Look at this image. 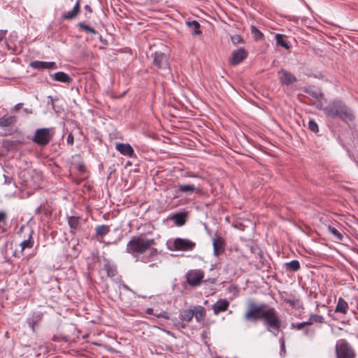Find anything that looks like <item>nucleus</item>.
<instances>
[{
	"label": "nucleus",
	"mask_w": 358,
	"mask_h": 358,
	"mask_svg": "<svg viewBox=\"0 0 358 358\" xmlns=\"http://www.w3.org/2000/svg\"><path fill=\"white\" fill-rule=\"evenodd\" d=\"M17 118L15 116L4 115L0 117V127H7L14 124L16 122Z\"/></svg>",
	"instance_id": "obj_20"
},
{
	"label": "nucleus",
	"mask_w": 358,
	"mask_h": 358,
	"mask_svg": "<svg viewBox=\"0 0 358 358\" xmlns=\"http://www.w3.org/2000/svg\"><path fill=\"white\" fill-rule=\"evenodd\" d=\"M27 175H29V173L27 171H23L20 173V176H26Z\"/></svg>",
	"instance_id": "obj_53"
},
{
	"label": "nucleus",
	"mask_w": 358,
	"mask_h": 358,
	"mask_svg": "<svg viewBox=\"0 0 358 358\" xmlns=\"http://www.w3.org/2000/svg\"><path fill=\"white\" fill-rule=\"evenodd\" d=\"M310 320L313 322V323L315 324H324L325 322L324 318L322 315H317V314H310Z\"/></svg>",
	"instance_id": "obj_35"
},
{
	"label": "nucleus",
	"mask_w": 358,
	"mask_h": 358,
	"mask_svg": "<svg viewBox=\"0 0 358 358\" xmlns=\"http://www.w3.org/2000/svg\"><path fill=\"white\" fill-rule=\"evenodd\" d=\"M22 106H23V103H17L14 106L13 109L15 110H19V109H20L22 107Z\"/></svg>",
	"instance_id": "obj_51"
},
{
	"label": "nucleus",
	"mask_w": 358,
	"mask_h": 358,
	"mask_svg": "<svg viewBox=\"0 0 358 358\" xmlns=\"http://www.w3.org/2000/svg\"><path fill=\"white\" fill-rule=\"evenodd\" d=\"M7 34V30L0 29V42L2 41Z\"/></svg>",
	"instance_id": "obj_45"
},
{
	"label": "nucleus",
	"mask_w": 358,
	"mask_h": 358,
	"mask_svg": "<svg viewBox=\"0 0 358 358\" xmlns=\"http://www.w3.org/2000/svg\"><path fill=\"white\" fill-rule=\"evenodd\" d=\"M24 112L26 114H32L33 110L31 108H24Z\"/></svg>",
	"instance_id": "obj_52"
},
{
	"label": "nucleus",
	"mask_w": 358,
	"mask_h": 358,
	"mask_svg": "<svg viewBox=\"0 0 358 358\" xmlns=\"http://www.w3.org/2000/svg\"><path fill=\"white\" fill-rule=\"evenodd\" d=\"M357 165H358V162H357Z\"/></svg>",
	"instance_id": "obj_62"
},
{
	"label": "nucleus",
	"mask_w": 358,
	"mask_h": 358,
	"mask_svg": "<svg viewBox=\"0 0 358 358\" xmlns=\"http://www.w3.org/2000/svg\"><path fill=\"white\" fill-rule=\"evenodd\" d=\"M154 265H155V264H151L149 265V266L150 267H152V266H154Z\"/></svg>",
	"instance_id": "obj_59"
},
{
	"label": "nucleus",
	"mask_w": 358,
	"mask_h": 358,
	"mask_svg": "<svg viewBox=\"0 0 358 358\" xmlns=\"http://www.w3.org/2000/svg\"><path fill=\"white\" fill-rule=\"evenodd\" d=\"M122 286L125 290L134 293V292L126 284H122Z\"/></svg>",
	"instance_id": "obj_49"
},
{
	"label": "nucleus",
	"mask_w": 358,
	"mask_h": 358,
	"mask_svg": "<svg viewBox=\"0 0 358 358\" xmlns=\"http://www.w3.org/2000/svg\"><path fill=\"white\" fill-rule=\"evenodd\" d=\"M196 246V243L187 238H176L173 241V247L178 251H191Z\"/></svg>",
	"instance_id": "obj_7"
},
{
	"label": "nucleus",
	"mask_w": 358,
	"mask_h": 358,
	"mask_svg": "<svg viewBox=\"0 0 358 358\" xmlns=\"http://www.w3.org/2000/svg\"><path fill=\"white\" fill-rule=\"evenodd\" d=\"M310 294L313 296L314 299H316L317 296V294L316 292H311Z\"/></svg>",
	"instance_id": "obj_55"
},
{
	"label": "nucleus",
	"mask_w": 358,
	"mask_h": 358,
	"mask_svg": "<svg viewBox=\"0 0 358 358\" xmlns=\"http://www.w3.org/2000/svg\"><path fill=\"white\" fill-rule=\"evenodd\" d=\"M84 10L85 11V16L87 17H90V15H91V13H92V8L90 7V6L89 5H85L84 6Z\"/></svg>",
	"instance_id": "obj_41"
},
{
	"label": "nucleus",
	"mask_w": 358,
	"mask_h": 358,
	"mask_svg": "<svg viewBox=\"0 0 358 358\" xmlns=\"http://www.w3.org/2000/svg\"><path fill=\"white\" fill-rule=\"evenodd\" d=\"M52 136V128H39L35 131L31 141L38 146L44 148L50 142Z\"/></svg>",
	"instance_id": "obj_4"
},
{
	"label": "nucleus",
	"mask_w": 358,
	"mask_h": 358,
	"mask_svg": "<svg viewBox=\"0 0 358 358\" xmlns=\"http://www.w3.org/2000/svg\"><path fill=\"white\" fill-rule=\"evenodd\" d=\"M280 355L284 356L285 353V340L283 338H281L280 339Z\"/></svg>",
	"instance_id": "obj_38"
},
{
	"label": "nucleus",
	"mask_w": 358,
	"mask_h": 358,
	"mask_svg": "<svg viewBox=\"0 0 358 358\" xmlns=\"http://www.w3.org/2000/svg\"><path fill=\"white\" fill-rule=\"evenodd\" d=\"M153 64L160 70L166 73L170 72V65L168 56L162 52H155L153 55Z\"/></svg>",
	"instance_id": "obj_6"
},
{
	"label": "nucleus",
	"mask_w": 358,
	"mask_h": 358,
	"mask_svg": "<svg viewBox=\"0 0 358 358\" xmlns=\"http://www.w3.org/2000/svg\"><path fill=\"white\" fill-rule=\"evenodd\" d=\"M303 324H305V326H310V325H312L313 324H314L312 320H310V315L309 316L308 320L303 322Z\"/></svg>",
	"instance_id": "obj_48"
},
{
	"label": "nucleus",
	"mask_w": 358,
	"mask_h": 358,
	"mask_svg": "<svg viewBox=\"0 0 358 358\" xmlns=\"http://www.w3.org/2000/svg\"><path fill=\"white\" fill-rule=\"evenodd\" d=\"M77 169L81 173L85 171V166L84 164L82 162H80L77 164Z\"/></svg>",
	"instance_id": "obj_43"
},
{
	"label": "nucleus",
	"mask_w": 358,
	"mask_h": 358,
	"mask_svg": "<svg viewBox=\"0 0 358 358\" xmlns=\"http://www.w3.org/2000/svg\"><path fill=\"white\" fill-rule=\"evenodd\" d=\"M314 334H315V331L314 330H310V329L308 328H306L305 330H304V334L306 336H314Z\"/></svg>",
	"instance_id": "obj_44"
},
{
	"label": "nucleus",
	"mask_w": 358,
	"mask_h": 358,
	"mask_svg": "<svg viewBox=\"0 0 358 358\" xmlns=\"http://www.w3.org/2000/svg\"><path fill=\"white\" fill-rule=\"evenodd\" d=\"M251 34L255 40H260L264 37V34L255 27L251 26Z\"/></svg>",
	"instance_id": "obj_34"
},
{
	"label": "nucleus",
	"mask_w": 358,
	"mask_h": 358,
	"mask_svg": "<svg viewBox=\"0 0 358 358\" xmlns=\"http://www.w3.org/2000/svg\"><path fill=\"white\" fill-rule=\"evenodd\" d=\"M328 230L334 236V238L341 241L343 238V234L334 227L329 225L328 226Z\"/></svg>",
	"instance_id": "obj_33"
},
{
	"label": "nucleus",
	"mask_w": 358,
	"mask_h": 358,
	"mask_svg": "<svg viewBox=\"0 0 358 358\" xmlns=\"http://www.w3.org/2000/svg\"><path fill=\"white\" fill-rule=\"evenodd\" d=\"M155 316L158 318L169 319V315L166 311H162L159 313L155 314Z\"/></svg>",
	"instance_id": "obj_40"
},
{
	"label": "nucleus",
	"mask_w": 358,
	"mask_h": 358,
	"mask_svg": "<svg viewBox=\"0 0 358 358\" xmlns=\"http://www.w3.org/2000/svg\"><path fill=\"white\" fill-rule=\"evenodd\" d=\"M231 41L234 45L243 43V39L240 35H234L231 37Z\"/></svg>",
	"instance_id": "obj_37"
},
{
	"label": "nucleus",
	"mask_w": 358,
	"mask_h": 358,
	"mask_svg": "<svg viewBox=\"0 0 358 358\" xmlns=\"http://www.w3.org/2000/svg\"><path fill=\"white\" fill-rule=\"evenodd\" d=\"M229 306V302L226 299H221L217 301L213 306L212 309L215 315L226 311Z\"/></svg>",
	"instance_id": "obj_13"
},
{
	"label": "nucleus",
	"mask_w": 358,
	"mask_h": 358,
	"mask_svg": "<svg viewBox=\"0 0 358 358\" xmlns=\"http://www.w3.org/2000/svg\"><path fill=\"white\" fill-rule=\"evenodd\" d=\"M300 263L294 259L284 264V268L287 272H296L300 269Z\"/></svg>",
	"instance_id": "obj_19"
},
{
	"label": "nucleus",
	"mask_w": 358,
	"mask_h": 358,
	"mask_svg": "<svg viewBox=\"0 0 358 358\" xmlns=\"http://www.w3.org/2000/svg\"><path fill=\"white\" fill-rule=\"evenodd\" d=\"M27 182H27V180H25L22 181V182H21V184H22V185L27 186Z\"/></svg>",
	"instance_id": "obj_56"
},
{
	"label": "nucleus",
	"mask_w": 358,
	"mask_h": 358,
	"mask_svg": "<svg viewBox=\"0 0 358 358\" xmlns=\"http://www.w3.org/2000/svg\"><path fill=\"white\" fill-rule=\"evenodd\" d=\"M3 177H4V183L6 184V185H10L11 183H14L13 182V180L11 177L10 176H8L6 175H3Z\"/></svg>",
	"instance_id": "obj_42"
},
{
	"label": "nucleus",
	"mask_w": 358,
	"mask_h": 358,
	"mask_svg": "<svg viewBox=\"0 0 358 358\" xmlns=\"http://www.w3.org/2000/svg\"><path fill=\"white\" fill-rule=\"evenodd\" d=\"M349 310L348 302L342 297H339L336 301L334 313L341 315H346Z\"/></svg>",
	"instance_id": "obj_14"
},
{
	"label": "nucleus",
	"mask_w": 358,
	"mask_h": 358,
	"mask_svg": "<svg viewBox=\"0 0 358 358\" xmlns=\"http://www.w3.org/2000/svg\"><path fill=\"white\" fill-rule=\"evenodd\" d=\"M34 241L31 234H29L27 239L24 240L20 243L21 251L23 252L25 249H30L34 246Z\"/></svg>",
	"instance_id": "obj_31"
},
{
	"label": "nucleus",
	"mask_w": 358,
	"mask_h": 358,
	"mask_svg": "<svg viewBox=\"0 0 358 358\" xmlns=\"http://www.w3.org/2000/svg\"><path fill=\"white\" fill-rule=\"evenodd\" d=\"M248 52L243 48H240L232 52L231 56L229 59L230 64L236 66L241 63L248 57Z\"/></svg>",
	"instance_id": "obj_9"
},
{
	"label": "nucleus",
	"mask_w": 358,
	"mask_h": 358,
	"mask_svg": "<svg viewBox=\"0 0 358 358\" xmlns=\"http://www.w3.org/2000/svg\"><path fill=\"white\" fill-rule=\"evenodd\" d=\"M203 278V272L200 270H192L187 273V282L192 287L200 285Z\"/></svg>",
	"instance_id": "obj_8"
},
{
	"label": "nucleus",
	"mask_w": 358,
	"mask_h": 358,
	"mask_svg": "<svg viewBox=\"0 0 358 358\" xmlns=\"http://www.w3.org/2000/svg\"><path fill=\"white\" fill-rule=\"evenodd\" d=\"M115 149L127 157H132L135 155L134 149L129 143H117Z\"/></svg>",
	"instance_id": "obj_15"
},
{
	"label": "nucleus",
	"mask_w": 358,
	"mask_h": 358,
	"mask_svg": "<svg viewBox=\"0 0 358 358\" xmlns=\"http://www.w3.org/2000/svg\"><path fill=\"white\" fill-rule=\"evenodd\" d=\"M331 312H332L331 310H328V315L330 316V317H332Z\"/></svg>",
	"instance_id": "obj_57"
},
{
	"label": "nucleus",
	"mask_w": 358,
	"mask_h": 358,
	"mask_svg": "<svg viewBox=\"0 0 358 358\" xmlns=\"http://www.w3.org/2000/svg\"><path fill=\"white\" fill-rule=\"evenodd\" d=\"M357 309H358V303H357Z\"/></svg>",
	"instance_id": "obj_61"
},
{
	"label": "nucleus",
	"mask_w": 358,
	"mask_h": 358,
	"mask_svg": "<svg viewBox=\"0 0 358 358\" xmlns=\"http://www.w3.org/2000/svg\"><path fill=\"white\" fill-rule=\"evenodd\" d=\"M201 189L199 187L190 184H179L177 186L178 193L192 194L193 192H201Z\"/></svg>",
	"instance_id": "obj_16"
},
{
	"label": "nucleus",
	"mask_w": 358,
	"mask_h": 358,
	"mask_svg": "<svg viewBox=\"0 0 358 358\" xmlns=\"http://www.w3.org/2000/svg\"><path fill=\"white\" fill-rule=\"evenodd\" d=\"M68 224L71 229V233L75 234L79 227V217L76 216L68 217Z\"/></svg>",
	"instance_id": "obj_22"
},
{
	"label": "nucleus",
	"mask_w": 358,
	"mask_h": 358,
	"mask_svg": "<svg viewBox=\"0 0 358 358\" xmlns=\"http://www.w3.org/2000/svg\"><path fill=\"white\" fill-rule=\"evenodd\" d=\"M336 358H355L356 354L345 340H340L336 345Z\"/></svg>",
	"instance_id": "obj_5"
},
{
	"label": "nucleus",
	"mask_w": 358,
	"mask_h": 358,
	"mask_svg": "<svg viewBox=\"0 0 358 358\" xmlns=\"http://www.w3.org/2000/svg\"><path fill=\"white\" fill-rule=\"evenodd\" d=\"M278 75L280 76V81L282 85H289L296 81V76L284 69H281L278 71Z\"/></svg>",
	"instance_id": "obj_10"
},
{
	"label": "nucleus",
	"mask_w": 358,
	"mask_h": 358,
	"mask_svg": "<svg viewBox=\"0 0 358 358\" xmlns=\"http://www.w3.org/2000/svg\"><path fill=\"white\" fill-rule=\"evenodd\" d=\"M185 217L186 215L184 213H179L174 214L172 216V220L174 221L175 224L178 226H182L185 223Z\"/></svg>",
	"instance_id": "obj_26"
},
{
	"label": "nucleus",
	"mask_w": 358,
	"mask_h": 358,
	"mask_svg": "<svg viewBox=\"0 0 358 358\" xmlns=\"http://www.w3.org/2000/svg\"><path fill=\"white\" fill-rule=\"evenodd\" d=\"M308 129L315 134L319 131V127L317 122L313 119H310L308 121Z\"/></svg>",
	"instance_id": "obj_36"
},
{
	"label": "nucleus",
	"mask_w": 358,
	"mask_h": 358,
	"mask_svg": "<svg viewBox=\"0 0 358 358\" xmlns=\"http://www.w3.org/2000/svg\"><path fill=\"white\" fill-rule=\"evenodd\" d=\"M186 176L189 177V178H198L199 177L196 174H195L194 173L191 172V171L187 172Z\"/></svg>",
	"instance_id": "obj_47"
},
{
	"label": "nucleus",
	"mask_w": 358,
	"mask_h": 358,
	"mask_svg": "<svg viewBox=\"0 0 358 358\" xmlns=\"http://www.w3.org/2000/svg\"><path fill=\"white\" fill-rule=\"evenodd\" d=\"M41 211V206H40L39 207H38V208L36 209V213H39Z\"/></svg>",
	"instance_id": "obj_54"
},
{
	"label": "nucleus",
	"mask_w": 358,
	"mask_h": 358,
	"mask_svg": "<svg viewBox=\"0 0 358 358\" xmlns=\"http://www.w3.org/2000/svg\"><path fill=\"white\" fill-rule=\"evenodd\" d=\"M35 69H57V65L54 62L34 61L29 64Z\"/></svg>",
	"instance_id": "obj_12"
},
{
	"label": "nucleus",
	"mask_w": 358,
	"mask_h": 358,
	"mask_svg": "<svg viewBox=\"0 0 358 358\" xmlns=\"http://www.w3.org/2000/svg\"><path fill=\"white\" fill-rule=\"evenodd\" d=\"M213 254L218 257L224 251L225 241L221 236H216L213 239Z\"/></svg>",
	"instance_id": "obj_11"
},
{
	"label": "nucleus",
	"mask_w": 358,
	"mask_h": 358,
	"mask_svg": "<svg viewBox=\"0 0 358 358\" xmlns=\"http://www.w3.org/2000/svg\"><path fill=\"white\" fill-rule=\"evenodd\" d=\"M146 313L148 314H149V315H155V313H154V310L152 308H148L146 309Z\"/></svg>",
	"instance_id": "obj_50"
},
{
	"label": "nucleus",
	"mask_w": 358,
	"mask_h": 358,
	"mask_svg": "<svg viewBox=\"0 0 358 358\" xmlns=\"http://www.w3.org/2000/svg\"><path fill=\"white\" fill-rule=\"evenodd\" d=\"M80 0H77L75 3L73 8L71 10L64 12L62 17L66 20H71L77 17L78 13H80Z\"/></svg>",
	"instance_id": "obj_17"
},
{
	"label": "nucleus",
	"mask_w": 358,
	"mask_h": 358,
	"mask_svg": "<svg viewBox=\"0 0 358 358\" xmlns=\"http://www.w3.org/2000/svg\"><path fill=\"white\" fill-rule=\"evenodd\" d=\"M187 25L192 29L194 34L199 35L201 34V31L200 30V24L196 20L187 22Z\"/></svg>",
	"instance_id": "obj_28"
},
{
	"label": "nucleus",
	"mask_w": 358,
	"mask_h": 358,
	"mask_svg": "<svg viewBox=\"0 0 358 358\" xmlns=\"http://www.w3.org/2000/svg\"><path fill=\"white\" fill-rule=\"evenodd\" d=\"M284 301L289 304L290 306H292V308H301L302 307V303L300 301L299 299L298 298H296V297H292V298H289V299H285L284 300Z\"/></svg>",
	"instance_id": "obj_32"
},
{
	"label": "nucleus",
	"mask_w": 358,
	"mask_h": 358,
	"mask_svg": "<svg viewBox=\"0 0 358 358\" xmlns=\"http://www.w3.org/2000/svg\"><path fill=\"white\" fill-rule=\"evenodd\" d=\"M80 31H84L87 33H91L92 34H96L98 32L92 27L87 25L84 22H80L77 24Z\"/></svg>",
	"instance_id": "obj_30"
},
{
	"label": "nucleus",
	"mask_w": 358,
	"mask_h": 358,
	"mask_svg": "<svg viewBox=\"0 0 358 358\" xmlns=\"http://www.w3.org/2000/svg\"><path fill=\"white\" fill-rule=\"evenodd\" d=\"M244 319L250 322L262 320L268 331L273 330L278 332L282 326L279 313L275 308L264 303L257 304L250 302L248 310L244 314Z\"/></svg>",
	"instance_id": "obj_1"
},
{
	"label": "nucleus",
	"mask_w": 358,
	"mask_h": 358,
	"mask_svg": "<svg viewBox=\"0 0 358 358\" xmlns=\"http://www.w3.org/2000/svg\"><path fill=\"white\" fill-rule=\"evenodd\" d=\"M194 317L197 322H201L203 320L206 316V310L201 306H196L193 307Z\"/></svg>",
	"instance_id": "obj_18"
},
{
	"label": "nucleus",
	"mask_w": 358,
	"mask_h": 358,
	"mask_svg": "<svg viewBox=\"0 0 358 358\" xmlns=\"http://www.w3.org/2000/svg\"><path fill=\"white\" fill-rule=\"evenodd\" d=\"M295 328L297 329V330H301L303 329V327H305V324H303V322H299V323H296L295 325H294Z\"/></svg>",
	"instance_id": "obj_46"
},
{
	"label": "nucleus",
	"mask_w": 358,
	"mask_h": 358,
	"mask_svg": "<svg viewBox=\"0 0 358 358\" xmlns=\"http://www.w3.org/2000/svg\"><path fill=\"white\" fill-rule=\"evenodd\" d=\"M322 307H324V308H327V306L325 305H322Z\"/></svg>",
	"instance_id": "obj_60"
},
{
	"label": "nucleus",
	"mask_w": 358,
	"mask_h": 358,
	"mask_svg": "<svg viewBox=\"0 0 358 358\" xmlns=\"http://www.w3.org/2000/svg\"><path fill=\"white\" fill-rule=\"evenodd\" d=\"M215 266V265H213H213L211 266V268H210V270H213V269L214 268Z\"/></svg>",
	"instance_id": "obj_58"
},
{
	"label": "nucleus",
	"mask_w": 358,
	"mask_h": 358,
	"mask_svg": "<svg viewBox=\"0 0 358 358\" xmlns=\"http://www.w3.org/2000/svg\"><path fill=\"white\" fill-rule=\"evenodd\" d=\"M53 78L55 80L62 82L64 83H69L71 81L70 76L63 71H59L55 73L53 75Z\"/></svg>",
	"instance_id": "obj_23"
},
{
	"label": "nucleus",
	"mask_w": 358,
	"mask_h": 358,
	"mask_svg": "<svg viewBox=\"0 0 358 358\" xmlns=\"http://www.w3.org/2000/svg\"><path fill=\"white\" fill-rule=\"evenodd\" d=\"M42 319V315L39 313L34 314L31 318L28 319V324L29 327L34 330V327Z\"/></svg>",
	"instance_id": "obj_29"
},
{
	"label": "nucleus",
	"mask_w": 358,
	"mask_h": 358,
	"mask_svg": "<svg viewBox=\"0 0 358 358\" xmlns=\"http://www.w3.org/2000/svg\"><path fill=\"white\" fill-rule=\"evenodd\" d=\"M66 142L69 145L72 146L74 143V136L72 133L68 134Z\"/></svg>",
	"instance_id": "obj_39"
},
{
	"label": "nucleus",
	"mask_w": 358,
	"mask_h": 358,
	"mask_svg": "<svg viewBox=\"0 0 358 358\" xmlns=\"http://www.w3.org/2000/svg\"><path fill=\"white\" fill-rule=\"evenodd\" d=\"M155 245V241L153 238H147L143 235L133 236L127 244L126 252L135 257H138L150 250L148 256H143L141 258V262L148 263L157 254V250L152 248Z\"/></svg>",
	"instance_id": "obj_2"
},
{
	"label": "nucleus",
	"mask_w": 358,
	"mask_h": 358,
	"mask_svg": "<svg viewBox=\"0 0 358 358\" xmlns=\"http://www.w3.org/2000/svg\"><path fill=\"white\" fill-rule=\"evenodd\" d=\"M322 110L326 117L339 119L345 123H349L355 120L353 110L341 99L330 101Z\"/></svg>",
	"instance_id": "obj_3"
},
{
	"label": "nucleus",
	"mask_w": 358,
	"mask_h": 358,
	"mask_svg": "<svg viewBox=\"0 0 358 358\" xmlns=\"http://www.w3.org/2000/svg\"><path fill=\"white\" fill-rule=\"evenodd\" d=\"M275 38L278 45L281 46L285 48L286 50H289L290 48V45L289 44V43L284 39V35L277 34Z\"/></svg>",
	"instance_id": "obj_27"
},
{
	"label": "nucleus",
	"mask_w": 358,
	"mask_h": 358,
	"mask_svg": "<svg viewBox=\"0 0 358 358\" xmlns=\"http://www.w3.org/2000/svg\"><path fill=\"white\" fill-rule=\"evenodd\" d=\"M96 236L103 237L110 231V227L106 224L97 225L95 228Z\"/></svg>",
	"instance_id": "obj_24"
},
{
	"label": "nucleus",
	"mask_w": 358,
	"mask_h": 358,
	"mask_svg": "<svg viewBox=\"0 0 358 358\" xmlns=\"http://www.w3.org/2000/svg\"><path fill=\"white\" fill-rule=\"evenodd\" d=\"M193 317H194L193 308L182 310L180 312V317L184 321L190 322L192 320Z\"/></svg>",
	"instance_id": "obj_25"
},
{
	"label": "nucleus",
	"mask_w": 358,
	"mask_h": 358,
	"mask_svg": "<svg viewBox=\"0 0 358 358\" xmlns=\"http://www.w3.org/2000/svg\"><path fill=\"white\" fill-rule=\"evenodd\" d=\"M103 267L108 277L113 278L116 275V266L111 264L110 262H109L108 260L105 261Z\"/></svg>",
	"instance_id": "obj_21"
}]
</instances>
